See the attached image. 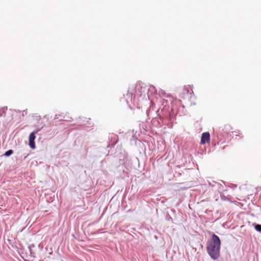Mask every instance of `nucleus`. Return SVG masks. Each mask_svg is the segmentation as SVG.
<instances>
[{"mask_svg": "<svg viewBox=\"0 0 261 261\" xmlns=\"http://www.w3.org/2000/svg\"><path fill=\"white\" fill-rule=\"evenodd\" d=\"M221 241L217 235L213 234L211 239L207 242L206 249L209 255L213 259H217L220 256Z\"/></svg>", "mask_w": 261, "mask_h": 261, "instance_id": "obj_1", "label": "nucleus"}, {"mask_svg": "<svg viewBox=\"0 0 261 261\" xmlns=\"http://www.w3.org/2000/svg\"><path fill=\"white\" fill-rule=\"evenodd\" d=\"M35 132H32V133H31L30 134V136H29V146H30V147L32 149H35Z\"/></svg>", "mask_w": 261, "mask_h": 261, "instance_id": "obj_2", "label": "nucleus"}, {"mask_svg": "<svg viewBox=\"0 0 261 261\" xmlns=\"http://www.w3.org/2000/svg\"><path fill=\"white\" fill-rule=\"evenodd\" d=\"M255 229L258 231H261V225L256 224L255 226Z\"/></svg>", "mask_w": 261, "mask_h": 261, "instance_id": "obj_5", "label": "nucleus"}, {"mask_svg": "<svg viewBox=\"0 0 261 261\" xmlns=\"http://www.w3.org/2000/svg\"><path fill=\"white\" fill-rule=\"evenodd\" d=\"M210 139V135L209 133H204L202 135L201 139V144H204L209 142Z\"/></svg>", "mask_w": 261, "mask_h": 261, "instance_id": "obj_3", "label": "nucleus"}, {"mask_svg": "<svg viewBox=\"0 0 261 261\" xmlns=\"http://www.w3.org/2000/svg\"><path fill=\"white\" fill-rule=\"evenodd\" d=\"M2 115H3V114L1 112H0V117L2 116Z\"/></svg>", "mask_w": 261, "mask_h": 261, "instance_id": "obj_6", "label": "nucleus"}, {"mask_svg": "<svg viewBox=\"0 0 261 261\" xmlns=\"http://www.w3.org/2000/svg\"><path fill=\"white\" fill-rule=\"evenodd\" d=\"M13 151L11 149H10L8 151H7L5 153V155L6 156H9L10 155H11L12 153H13Z\"/></svg>", "mask_w": 261, "mask_h": 261, "instance_id": "obj_4", "label": "nucleus"}]
</instances>
